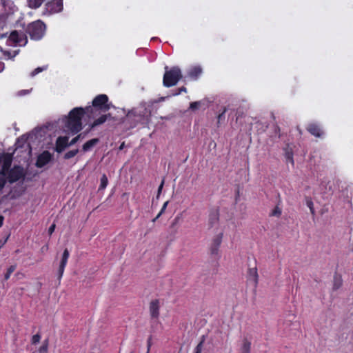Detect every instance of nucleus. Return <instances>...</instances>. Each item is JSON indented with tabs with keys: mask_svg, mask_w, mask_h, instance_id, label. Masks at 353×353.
Wrapping results in <instances>:
<instances>
[{
	"mask_svg": "<svg viewBox=\"0 0 353 353\" xmlns=\"http://www.w3.org/2000/svg\"><path fill=\"white\" fill-rule=\"evenodd\" d=\"M112 107H114L113 105L109 101L108 95L105 94H98L93 99L92 105L84 108L86 110L87 117L94 119L90 125V129L102 125L112 118L110 113H106Z\"/></svg>",
	"mask_w": 353,
	"mask_h": 353,
	"instance_id": "obj_1",
	"label": "nucleus"
},
{
	"mask_svg": "<svg viewBox=\"0 0 353 353\" xmlns=\"http://www.w3.org/2000/svg\"><path fill=\"white\" fill-rule=\"evenodd\" d=\"M86 115V110L81 107L71 110L66 118L65 126L72 133L76 134L82 129V118Z\"/></svg>",
	"mask_w": 353,
	"mask_h": 353,
	"instance_id": "obj_2",
	"label": "nucleus"
},
{
	"mask_svg": "<svg viewBox=\"0 0 353 353\" xmlns=\"http://www.w3.org/2000/svg\"><path fill=\"white\" fill-rule=\"evenodd\" d=\"M146 109L142 111L138 110H132L130 111L124 120V122L128 125V128H134L138 124H145L148 122V115Z\"/></svg>",
	"mask_w": 353,
	"mask_h": 353,
	"instance_id": "obj_3",
	"label": "nucleus"
},
{
	"mask_svg": "<svg viewBox=\"0 0 353 353\" xmlns=\"http://www.w3.org/2000/svg\"><path fill=\"white\" fill-rule=\"evenodd\" d=\"M165 73L163 78V84L166 88L174 86L182 79L183 75L179 67L174 66L170 69L165 67Z\"/></svg>",
	"mask_w": 353,
	"mask_h": 353,
	"instance_id": "obj_4",
	"label": "nucleus"
},
{
	"mask_svg": "<svg viewBox=\"0 0 353 353\" xmlns=\"http://www.w3.org/2000/svg\"><path fill=\"white\" fill-rule=\"evenodd\" d=\"M46 26L41 20H37L29 23L26 28V33L32 40L38 41L42 39L45 34Z\"/></svg>",
	"mask_w": 353,
	"mask_h": 353,
	"instance_id": "obj_5",
	"label": "nucleus"
},
{
	"mask_svg": "<svg viewBox=\"0 0 353 353\" xmlns=\"http://www.w3.org/2000/svg\"><path fill=\"white\" fill-rule=\"evenodd\" d=\"M8 42L14 46H25L28 43L27 34L22 31L13 30L8 36Z\"/></svg>",
	"mask_w": 353,
	"mask_h": 353,
	"instance_id": "obj_6",
	"label": "nucleus"
},
{
	"mask_svg": "<svg viewBox=\"0 0 353 353\" xmlns=\"http://www.w3.org/2000/svg\"><path fill=\"white\" fill-rule=\"evenodd\" d=\"M24 177L23 168L20 166H14L10 169L8 174V181L10 183L18 181Z\"/></svg>",
	"mask_w": 353,
	"mask_h": 353,
	"instance_id": "obj_7",
	"label": "nucleus"
},
{
	"mask_svg": "<svg viewBox=\"0 0 353 353\" xmlns=\"http://www.w3.org/2000/svg\"><path fill=\"white\" fill-rule=\"evenodd\" d=\"M52 159V155L51 153L48 150H45L37 157L35 165L37 168H41L47 165Z\"/></svg>",
	"mask_w": 353,
	"mask_h": 353,
	"instance_id": "obj_8",
	"label": "nucleus"
},
{
	"mask_svg": "<svg viewBox=\"0 0 353 353\" xmlns=\"http://www.w3.org/2000/svg\"><path fill=\"white\" fill-rule=\"evenodd\" d=\"M46 10L50 13H57L62 11L63 0H52L49 1L46 5Z\"/></svg>",
	"mask_w": 353,
	"mask_h": 353,
	"instance_id": "obj_9",
	"label": "nucleus"
},
{
	"mask_svg": "<svg viewBox=\"0 0 353 353\" xmlns=\"http://www.w3.org/2000/svg\"><path fill=\"white\" fill-rule=\"evenodd\" d=\"M69 138L67 136L59 137L55 143V151L58 153L62 152L69 145Z\"/></svg>",
	"mask_w": 353,
	"mask_h": 353,
	"instance_id": "obj_10",
	"label": "nucleus"
},
{
	"mask_svg": "<svg viewBox=\"0 0 353 353\" xmlns=\"http://www.w3.org/2000/svg\"><path fill=\"white\" fill-rule=\"evenodd\" d=\"M69 256H70L69 251L68 250V249H65L63 252L62 258H61V262L59 264V270H58L57 279L59 282L63 276L64 270L67 265V262H68Z\"/></svg>",
	"mask_w": 353,
	"mask_h": 353,
	"instance_id": "obj_11",
	"label": "nucleus"
},
{
	"mask_svg": "<svg viewBox=\"0 0 353 353\" xmlns=\"http://www.w3.org/2000/svg\"><path fill=\"white\" fill-rule=\"evenodd\" d=\"M306 130L312 135L315 137L321 138L323 137L324 132L320 125L316 123H311L307 125Z\"/></svg>",
	"mask_w": 353,
	"mask_h": 353,
	"instance_id": "obj_12",
	"label": "nucleus"
},
{
	"mask_svg": "<svg viewBox=\"0 0 353 353\" xmlns=\"http://www.w3.org/2000/svg\"><path fill=\"white\" fill-rule=\"evenodd\" d=\"M223 233H220L214 237L211 246H210V254L212 255H217L219 253V249L222 242Z\"/></svg>",
	"mask_w": 353,
	"mask_h": 353,
	"instance_id": "obj_13",
	"label": "nucleus"
},
{
	"mask_svg": "<svg viewBox=\"0 0 353 353\" xmlns=\"http://www.w3.org/2000/svg\"><path fill=\"white\" fill-rule=\"evenodd\" d=\"M160 303L158 299L152 300L150 303L149 311L151 318L158 319L159 316Z\"/></svg>",
	"mask_w": 353,
	"mask_h": 353,
	"instance_id": "obj_14",
	"label": "nucleus"
},
{
	"mask_svg": "<svg viewBox=\"0 0 353 353\" xmlns=\"http://www.w3.org/2000/svg\"><path fill=\"white\" fill-rule=\"evenodd\" d=\"M219 209H212L210 210L208 218V225L210 228L214 227L219 223Z\"/></svg>",
	"mask_w": 353,
	"mask_h": 353,
	"instance_id": "obj_15",
	"label": "nucleus"
},
{
	"mask_svg": "<svg viewBox=\"0 0 353 353\" xmlns=\"http://www.w3.org/2000/svg\"><path fill=\"white\" fill-rule=\"evenodd\" d=\"M248 279L254 282V286L256 287L259 282V274L256 267L250 268L248 270Z\"/></svg>",
	"mask_w": 353,
	"mask_h": 353,
	"instance_id": "obj_16",
	"label": "nucleus"
},
{
	"mask_svg": "<svg viewBox=\"0 0 353 353\" xmlns=\"http://www.w3.org/2000/svg\"><path fill=\"white\" fill-rule=\"evenodd\" d=\"M202 73V68L199 66H193L191 68L189 69L188 72V75L189 77H190L192 79L196 80L199 78V77Z\"/></svg>",
	"mask_w": 353,
	"mask_h": 353,
	"instance_id": "obj_17",
	"label": "nucleus"
},
{
	"mask_svg": "<svg viewBox=\"0 0 353 353\" xmlns=\"http://www.w3.org/2000/svg\"><path fill=\"white\" fill-rule=\"evenodd\" d=\"M99 143V138L92 139L87 142H85L82 146V150L83 152L90 151L94 146H95L97 143Z\"/></svg>",
	"mask_w": 353,
	"mask_h": 353,
	"instance_id": "obj_18",
	"label": "nucleus"
},
{
	"mask_svg": "<svg viewBox=\"0 0 353 353\" xmlns=\"http://www.w3.org/2000/svg\"><path fill=\"white\" fill-rule=\"evenodd\" d=\"M285 151V157L286 159V162L291 163L292 165H294V154H293V150L291 148L289 145H287L286 148H284Z\"/></svg>",
	"mask_w": 353,
	"mask_h": 353,
	"instance_id": "obj_19",
	"label": "nucleus"
},
{
	"mask_svg": "<svg viewBox=\"0 0 353 353\" xmlns=\"http://www.w3.org/2000/svg\"><path fill=\"white\" fill-rule=\"evenodd\" d=\"M343 285L342 276L340 274H335L333 278V290H339Z\"/></svg>",
	"mask_w": 353,
	"mask_h": 353,
	"instance_id": "obj_20",
	"label": "nucleus"
},
{
	"mask_svg": "<svg viewBox=\"0 0 353 353\" xmlns=\"http://www.w3.org/2000/svg\"><path fill=\"white\" fill-rule=\"evenodd\" d=\"M12 161V156L9 154H6L3 156V168L2 170H3L6 172V170H7L11 165Z\"/></svg>",
	"mask_w": 353,
	"mask_h": 353,
	"instance_id": "obj_21",
	"label": "nucleus"
},
{
	"mask_svg": "<svg viewBox=\"0 0 353 353\" xmlns=\"http://www.w3.org/2000/svg\"><path fill=\"white\" fill-rule=\"evenodd\" d=\"M6 26V20L3 16H0V39L7 37L8 32H4V28Z\"/></svg>",
	"mask_w": 353,
	"mask_h": 353,
	"instance_id": "obj_22",
	"label": "nucleus"
},
{
	"mask_svg": "<svg viewBox=\"0 0 353 353\" xmlns=\"http://www.w3.org/2000/svg\"><path fill=\"white\" fill-rule=\"evenodd\" d=\"M250 350L251 342H250L247 339H245L241 347V353H250Z\"/></svg>",
	"mask_w": 353,
	"mask_h": 353,
	"instance_id": "obj_23",
	"label": "nucleus"
},
{
	"mask_svg": "<svg viewBox=\"0 0 353 353\" xmlns=\"http://www.w3.org/2000/svg\"><path fill=\"white\" fill-rule=\"evenodd\" d=\"M46 0H28V6L32 9L39 8Z\"/></svg>",
	"mask_w": 353,
	"mask_h": 353,
	"instance_id": "obj_24",
	"label": "nucleus"
},
{
	"mask_svg": "<svg viewBox=\"0 0 353 353\" xmlns=\"http://www.w3.org/2000/svg\"><path fill=\"white\" fill-rule=\"evenodd\" d=\"M228 109L226 107L223 108V110L221 113L219 114L217 116V127H219L220 124L225 121V112H227Z\"/></svg>",
	"mask_w": 353,
	"mask_h": 353,
	"instance_id": "obj_25",
	"label": "nucleus"
},
{
	"mask_svg": "<svg viewBox=\"0 0 353 353\" xmlns=\"http://www.w3.org/2000/svg\"><path fill=\"white\" fill-rule=\"evenodd\" d=\"M108 184V179L107 176L103 174L100 179V185L99 188V190H104Z\"/></svg>",
	"mask_w": 353,
	"mask_h": 353,
	"instance_id": "obj_26",
	"label": "nucleus"
},
{
	"mask_svg": "<svg viewBox=\"0 0 353 353\" xmlns=\"http://www.w3.org/2000/svg\"><path fill=\"white\" fill-rule=\"evenodd\" d=\"M6 172L3 170L0 172V192L3 189L6 184Z\"/></svg>",
	"mask_w": 353,
	"mask_h": 353,
	"instance_id": "obj_27",
	"label": "nucleus"
},
{
	"mask_svg": "<svg viewBox=\"0 0 353 353\" xmlns=\"http://www.w3.org/2000/svg\"><path fill=\"white\" fill-rule=\"evenodd\" d=\"M19 52V50H14V51H10V50H5L3 52V54L6 57H8L10 59H12L15 57Z\"/></svg>",
	"mask_w": 353,
	"mask_h": 353,
	"instance_id": "obj_28",
	"label": "nucleus"
},
{
	"mask_svg": "<svg viewBox=\"0 0 353 353\" xmlns=\"http://www.w3.org/2000/svg\"><path fill=\"white\" fill-rule=\"evenodd\" d=\"M78 152H79L78 149L70 150V151L67 152L66 153H65V154L63 156V159L65 160L70 159L74 157V156H76L78 154Z\"/></svg>",
	"mask_w": 353,
	"mask_h": 353,
	"instance_id": "obj_29",
	"label": "nucleus"
},
{
	"mask_svg": "<svg viewBox=\"0 0 353 353\" xmlns=\"http://www.w3.org/2000/svg\"><path fill=\"white\" fill-rule=\"evenodd\" d=\"M49 341L48 339H46L43 341L42 345L39 347V353H47L48 350Z\"/></svg>",
	"mask_w": 353,
	"mask_h": 353,
	"instance_id": "obj_30",
	"label": "nucleus"
},
{
	"mask_svg": "<svg viewBox=\"0 0 353 353\" xmlns=\"http://www.w3.org/2000/svg\"><path fill=\"white\" fill-rule=\"evenodd\" d=\"M16 268H17L16 265H12L8 268L7 272L4 276L5 280H8L10 279V275L16 270Z\"/></svg>",
	"mask_w": 353,
	"mask_h": 353,
	"instance_id": "obj_31",
	"label": "nucleus"
},
{
	"mask_svg": "<svg viewBox=\"0 0 353 353\" xmlns=\"http://www.w3.org/2000/svg\"><path fill=\"white\" fill-rule=\"evenodd\" d=\"M203 343H204V336H203V339H201V341L196 346L194 353H201L203 347Z\"/></svg>",
	"mask_w": 353,
	"mask_h": 353,
	"instance_id": "obj_32",
	"label": "nucleus"
},
{
	"mask_svg": "<svg viewBox=\"0 0 353 353\" xmlns=\"http://www.w3.org/2000/svg\"><path fill=\"white\" fill-rule=\"evenodd\" d=\"M201 101L191 102L190 103V109L194 111L199 108V107L201 106Z\"/></svg>",
	"mask_w": 353,
	"mask_h": 353,
	"instance_id": "obj_33",
	"label": "nucleus"
},
{
	"mask_svg": "<svg viewBox=\"0 0 353 353\" xmlns=\"http://www.w3.org/2000/svg\"><path fill=\"white\" fill-rule=\"evenodd\" d=\"M40 340H41V335L39 334H36L32 336V339H31V343L33 345H36L37 343H38L40 341Z\"/></svg>",
	"mask_w": 353,
	"mask_h": 353,
	"instance_id": "obj_34",
	"label": "nucleus"
},
{
	"mask_svg": "<svg viewBox=\"0 0 353 353\" xmlns=\"http://www.w3.org/2000/svg\"><path fill=\"white\" fill-rule=\"evenodd\" d=\"M164 183H165V179L163 178L158 188V190H157V199H159V198L162 192V190H163Z\"/></svg>",
	"mask_w": 353,
	"mask_h": 353,
	"instance_id": "obj_35",
	"label": "nucleus"
},
{
	"mask_svg": "<svg viewBox=\"0 0 353 353\" xmlns=\"http://www.w3.org/2000/svg\"><path fill=\"white\" fill-rule=\"evenodd\" d=\"M307 205L310 208L311 214L312 215H314L315 211H314V204H313V202L312 201V200L310 199V200L307 201Z\"/></svg>",
	"mask_w": 353,
	"mask_h": 353,
	"instance_id": "obj_36",
	"label": "nucleus"
},
{
	"mask_svg": "<svg viewBox=\"0 0 353 353\" xmlns=\"http://www.w3.org/2000/svg\"><path fill=\"white\" fill-rule=\"evenodd\" d=\"M281 214V210L279 207H276L272 212V216H279Z\"/></svg>",
	"mask_w": 353,
	"mask_h": 353,
	"instance_id": "obj_37",
	"label": "nucleus"
},
{
	"mask_svg": "<svg viewBox=\"0 0 353 353\" xmlns=\"http://www.w3.org/2000/svg\"><path fill=\"white\" fill-rule=\"evenodd\" d=\"M43 70H45V68H41V67H38L37 68H35L30 74L31 77H34L35 75H37V74H39V72H42Z\"/></svg>",
	"mask_w": 353,
	"mask_h": 353,
	"instance_id": "obj_38",
	"label": "nucleus"
},
{
	"mask_svg": "<svg viewBox=\"0 0 353 353\" xmlns=\"http://www.w3.org/2000/svg\"><path fill=\"white\" fill-rule=\"evenodd\" d=\"M168 203H169V201H165V202L163 203V206H162V208H161V209L160 212H159V216H161L164 213V212H165V209H166V208H167V206H168Z\"/></svg>",
	"mask_w": 353,
	"mask_h": 353,
	"instance_id": "obj_39",
	"label": "nucleus"
},
{
	"mask_svg": "<svg viewBox=\"0 0 353 353\" xmlns=\"http://www.w3.org/2000/svg\"><path fill=\"white\" fill-rule=\"evenodd\" d=\"M81 134L77 135V137H75L74 138H73L69 143V145H74L78 141L79 139L81 138Z\"/></svg>",
	"mask_w": 353,
	"mask_h": 353,
	"instance_id": "obj_40",
	"label": "nucleus"
},
{
	"mask_svg": "<svg viewBox=\"0 0 353 353\" xmlns=\"http://www.w3.org/2000/svg\"><path fill=\"white\" fill-rule=\"evenodd\" d=\"M187 92V88L185 86H182L179 88L177 90V92L174 95H178L180 94L181 92Z\"/></svg>",
	"mask_w": 353,
	"mask_h": 353,
	"instance_id": "obj_41",
	"label": "nucleus"
},
{
	"mask_svg": "<svg viewBox=\"0 0 353 353\" xmlns=\"http://www.w3.org/2000/svg\"><path fill=\"white\" fill-rule=\"evenodd\" d=\"M55 227H56V226H55V224H52V225L50 226V228H49V229H48V233H49V234H50V235H51V234L54 232V229H55Z\"/></svg>",
	"mask_w": 353,
	"mask_h": 353,
	"instance_id": "obj_42",
	"label": "nucleus"
},
{
	"mask_svg": "<svg viewBox=\"0 0 353 353\" xmlns=\"http://www.w3.org/2000/svg\"><path fill=\"white\" fill-rule=\"evenodd\" d=\"M10 235H8L7 237L3 240H0V248L7 242L8 237Z\"/></svg>",
	"mask_w": 353,
	"mask_h": 353,
	"instance_id": "obj_43",
	"label": "nucleus"
},
{
	"mask_svg": "<svg viewBox=\"0 0 353 353\" xmlns=\"http://www.w3.org/2000/svg\"><path fill=\"white\" fill-rule=\"evenodd\" d=\"M4 218L3 216H0V228L3 225Z\"/></svg>",
	"mask_w": 353,
	"mask_h": 353,
	"instance_id": "obj_44",
	"label": "nucleus"
},
{
	"mask_svg": "<svg viewBox=\"0 0 353 353\" xmlns=\"http://www.w3.org/2000/svg\"><path fill=\"white\" fill-rule=\"evenodd\" d=\"M28 90H23L20 91V92H19V94H26V93H28Z\"/></svg>",
	"mask_w": 353,
	"mask_h": 353,
	"instance_id": "obj_45",
	"label": "nucleus"
},
{
	"mask_svg": "<svg viewBox=\"0 0 353 353\" xmlns=\"http://www.w3.org/2000/svg\"><path fill=\"white\" fill-rule=\"evenodd\" d=\"M179 219V216H176V217L174 219V222H173V223H172V225H174V224H176V223H177V221H178Z\"/></svg>",
	"mask_w": 353,
	"mask_h": 353,
	"instance_id": "obj_46",
	"label": "nucleus"
},
{
	"mask_svg": "<svg viewBox=\"0 0 353 353\" xmlns=\"http://www.w3.org/2000/svg\"><path fill=\"white\" fill-rule=\"evenodd\" d=\"M124 145H125V144H124V142H123V143H122L120 145V146H119V150H123V148H124Z\"/></svg>",
	"mask_w": 353,
	"mask_h": 353,
	"instance_id": "obj_47",
	"label": "nucleus"
},
{
	"mask_svg": "<svg viewBox=\"0 0 353 353\" xmlns=\"http://www.w3.org/2000/svg\"><path fill=\"white\" fill-rule=\"evenodd\" d=\"M160 216H159V214L157 215L155 218L152 219V222H155Z\"/></svg>",
	"mask_w": 353,
	"mask_h": 353,
	"instance_id": "obj_48",
	"label": "nucleus"
},
{
	"mask_svg": "<svg viewBox=\"0 0 353 353\" xmlns=\"http://www.w3.org/2000/svg\"><path fill=\"white\" fill-rule=\"evenodd\" d=\"M149 340H150V338L149 339ZM150 341H148V349L150 348Z\"/></svg>",
	"mask_w": 353,
	"mask_h": 353,
	"instance_id": "obj_49",
	"label": "nucleus"
},
{
	"mask_svg": "<svg viewBox=\"0 0 353 353\" xmlns=\"http://www.w3.org/2000/svg\"><path fill=\"white\" fill-rule=\"evenodd\" d=\"M89 353H95V352H89Z\"/></svg>",
	"mask_w": 353,
	"mask_h": 353,
	"instance_id": "obj_50",
	"label": "nucleus"
}]
</instances>
